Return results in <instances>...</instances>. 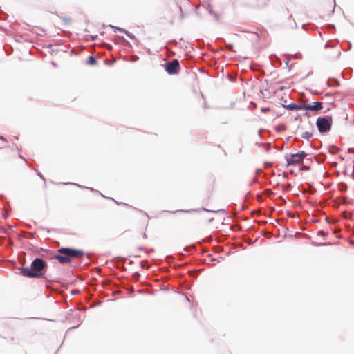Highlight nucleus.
<instances>
[{"label":"nucleus","mask_w":354,"mask_h":354,"mask_svg":"<svg viewBox=\"0 0 354 354\" xmlns=\"http://www.w3.org/2000/svg\"><path fill=\"white\" fill-rule=\"evenodd\" d=\"M46 268V261L37 258L32 262L30 267L21 268L20 272L21 275L28 278H41L44 277Z\"/></svg>","instance_id":"1"},{"label":"nucleus","mask_w":354,"mask_h":354,"mask_svg":"<svg viewBox=\"0 0 354 354\" xmlns=\"http://www.w3.org/2000/svg\"><path fill=\"white\" fill-rule=\"evenodd\" d=\"M84 252L82 250L70 248H61L57 250V254L52 259L57 260L60 263H69L74 259H80L84 257Z\"/></svg>","instance_id":"2"},{"label":"nucleus","mask_w":354,"mask_h":354,"mask_svg":"<svg viewBox=\"0 0 354 354\" xmlns=\"http://www.w3.org/2000/svg\"><path fill=\"white\" fill-rule=\"evenodd\" d=\"M6 152L11 154L13 158V163L11 161L7 162V169L10 171H17L20 163L22 162L21 157L18 154V149L16 146L12 145L7 149Z\"/></svg>","instance_id":"3"},{"label":"nucleus","mask_w":354,"mask_h":354,"mask_svg":"<svg viewBox=\"0 0 354 354\" xmlns=\"http://www.w3.org/2000/svg\"><path fill=\"white\" fill-rule=\"evenodd\" d=\"M316 125L321 133L328 131L331 129V118L320 117L317 119Z\"/></svg>","instance_id":"4"},{"label":"nucleus","mask_w":354,"mask_h":354,"mask_svg":"<svg viewBox=\"0 0 354 354\" xmlns=\"http://www.w3.org/2000/svg\"><path fill=\"white\" fill-rule=\"evenodd\" d=\"M306 156V153L304 151H299L297 153L292 154L290 157L287 158V165H296L299 164Z\"/></svg>","instance_id":"5"},{"label":"nucleus","mask_w":354,"mask_h":354,"mask_svg":"<svg viewBox=\"0 0 354 354\" xmlns=\"http://www.w3.org/2000/svg\"><path fill=\"white\" fill-rule=\"evenodd\" d=\"M166 71L169 75L177 74L180 71L179 62L177 59H174L167 63Z\"/></svg>","instance_id":"6"},{"label":"nucleus","mask_w":354,"mask_h":354,"mask_svg":"<svg viewBox=\"0 0 354 354\" xmlns=\"http://www.w3.org/2000/svg\"><path fill=\"white\" fill-rule=\"evenodd\" d=\"M216 184V178L214 176H208L205 181V186L207 190V192L209 194V198L214 190Z\"/></svg>","instance_id":"7"},{"label":"nucleus","mask_w":354,"mask_h":354,"mask_svg":"<svg viewBox=\"0 0 354 354\" xmlns=\"http://www.w3.org/2000/svg\"><path fill=\"white\" fill-rule=\"evenodd\" d=\"M303 110L317 111L323 108L322 103L320 102H314L312 104H304L302 105Z\"/></svg>","instance_id":"8"},{"label":"nucleus","mask_w":354,"mask_h":354,"mask_svg":"<svg viewBox=\"0 0 354 354\" xmlns=\"http://www.w3.org/2000/svg\"><path fill=\"white\" fill-rule=\"evenodd\" d=\"M285 108L288 110H303L302 105H297V104H290L285 106Z\"/></svg>","instance_id":"9"},{"label":"nucleus","mask_w":354,"mask_h":354,"mask_svg":"<svg viewBox=\"0 0 354 354\" xmlns=\"http://www.w3.org/2000/svg\"><path fill=\"white\" fill-rule=\"evenodd\" d=\"M313 136V134L310 132L306 131L301 133V137L302 138L309 140Z\"/></svg>","instance_id":"10"},{"label":"nucleus","mask_w":354,"mask_h":354,"mask_svg":"<svg viewBox=\"0 0 354 354\" xmlns=\"http://www.w3.org/2000/svg\"><path fill=\"white\" fill-rule=\"evenodd\" d=\"M88 64L90 65H94L96 64V59L93 56H89L88 58Z\"/></svg>","instance_id":"11"},{"label":"nucleus","mask_w":354,"mask_h":354,"mask_svg":"<svg viewBox=\"0 0 354 354\" xmlns=\"http://www.w3.org/2000/svg\"><path fill=\"white\" fill-rule=\"evenodd\" d=\"M196 212V209H189V210H176V211H174V212H172V213H176V212Z\"/></svg>","instance_id":"12"},{"label":"nucleus","mask_w":354,"mask_h":354,"mask_svg":"<svg viewBox=\"0 0 354 354\" xmlns=\"http://www.w3.org/2000/svg\"><path fill=\"white\" fill-rule=\"evenodd\" d=\"M317 234L319 236H324L325 234H324V232L323 230H320V231L318 232Z\"/></svg>","instance_id":"13"},{"label":"nucleus","mask_w":354,"mask_h":354,"mask_svg":"<svg viewBox=\"0 0 354 354\" xmlns=\"http://www.w3.org/2000/svg\"><path fill=\"white\" fill-rule=\"evenodd\" d=\"M138 57L137 56H132V61H136L138 59Z\"/></svg>","instance_id":"14"},{"label":"nucleus","mask_w":354,"mask_h":354,"mask_svg":"<svg viewBox=\"0 0 354 354\" xmlns=\"http://www.w3.org/2000/svg\"><path fill=\"white\" fill-rule=\"evenodd\" d=\"M269 110H270V109H269V108H263V109H262V111H263V112L267 111H269Z\"/></svg>","instance_id":"15"},{"label":"nucleus","mask_w":354,"mask_h":354,"mask_svg":"<svg viewBox=\"0 0 354 354\" xmlns=\"http://www.w3.org/2000/svg\"><path fill=\"white\" fill-rule=\"evenodd\" d=\"M353 178L354 179V165H353Z\"/></svg>","instance_id":"16"}]
</instances>
